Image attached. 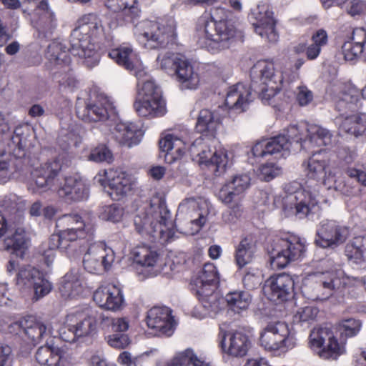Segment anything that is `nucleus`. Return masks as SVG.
Instances as JSON below:
<instances>
[{
    "mask_svg": "<svg viewBox=\"0 0 366 366\" xmlns=\"http://www.w3.org/2000/svg\"><path fill=\"white\" fill-rule=\"evenodd\" d=\"M225 116L223 107L214 112L201 110L196 129L202 135L192 143L191 132L187 129L167 134L159 141V148L165 153L166 163L177 162L188 150L192 159L199 165H206L216 176L224 174L228 163L227 153L215 138V133Z\"/></svg>",
    "mask_w": 366,
    "mask_h": 366,
    "instance_id": "obj_1",
    "label": "nucleus"
},
{
    "mask_svg": "<svg viewBox=\"0 0 366 366\" xmlns=\"http://www.w3.org/2000/svg\"><path fill=\"white\" fill-rule=\"evenodd\" d=\"M330 157L325 150L312 154L302 164L307 178L305 185L298 182H292L283 186L279 196L269 195L266 192L261 193L266 197L265 204L272 200L274 207H282L285 211H295L300 218L313 212L321 201H324L320 193V182L328 189H335L346 193L347 189L340 175L335 168L330 167Z\"/></svg>",
    "mask_w": 366,
    "mask_h": 366,
    "instance_id": "obj_2",
    "label": "nucleus"
},
{
    "mask_svg": "<svg viewBox=\"0 0 366 366\" xmlns=\"http://www.w3.org/2000/svg\"><path fill=\"white\" fill-rule=\"evenodd\" d=\"M77 23L78 26L71 34L69 50L65 43L57 40L53 41L47 46L45 53L46 66L54 74L70 71L71 58L69 51L81 59L86 66L93 67L99 61L96 44L104 38L107 43V46H110L112 37L109 32L105 31L97 14H85Z\"/></svg>",
    "mask_w": 366,
    "mask_h": 366,
    "instance_id": "obj_3",
    "label": "nucleus"
},
{
    "mask_svg": "<svg viewBox=\"0 0 366 366\" xmlns=\"http://www.w3.org/2000/svg\"><path fill=\"white\" fill-rule=\"evenodd\" d=\"M64 157L58 155L35 166L31 170V183L28 190L32 194H41L48 191H56L60 197L67 201L81 202L86 200L89 195L87 181L79 174L66 176L59 182V172L62 168Z\"/></svg>",
    "mask_w": 366,
    "mask_h": 366,
    "instance_id": "obj_4",
    "label": "nucleus"
},
{
    "mask_svg": "<svg viewBox=\"0 0 366 366\" xmlns=\"http://www.w3.org/2000/svg\"><path fill=\"white\" fill-rule=\"evenodd\" d=\"M25 124L16 126L12 133L4 114L0 112V184L17 177L23 164H31V148L28 147L27 132Z\"/></svg>",
    "mask_w": 366,
    "mask_h": 366,
    "instance_id": "obj_5",
    "label": "nucleus"
},
{
    "mask_svg": "<svg viewBox=\"0 0 366 366\" xmlns=\"http://www.w3.org/2000/svg\"><path fill=\"white\" fill-rule=\"evenodd\" d=\"M229 15V11L224 8L214 7L198 19L195 39L200 47L217 54L229 48L236 38L241 37V32L228 19Z\"/></svg>",
    "mask_w": 366,
    "mask_h": 366,
    "instance_id": "obj_6",
    "label": "nucleus"
},
{
    "mask_svg": "<svg viewBox=\"0 0 366 366\" xmlns=\"http://www.w3.org/2000/svg\"><path fill=\"white\" fill-rule=\"evenodd\" d=\"M134 224L137 232L153 243L164 244L176 237L171 213L158 199L138 205Z\"/></svg>",
    "mask_w": 366,
    "mask_h": 366,
    "instance_id": "obj_7",
    "label": "nucleus"
},
{
    "mask_svg": "<svg viewBox=\"0 0 366 366\" xmlns=\"http://www.w3.org/2000/svg\"><path fill=\"white\" fill-rule=\"evenodd\" d=\"M252 86L259 94L264 104H270V100L285 86L298 78L294 71L282 70L279 63L261 60L251 69Z\"/></svg>",
    "mask_w": 366,
    "mask_h": 366,
    "instance_id": "obj_8",
    "label": "nucleus"
},
{
    "mask_svg": "<svg viewBox=\"0 0 366 366\" xmlns=\"http://www.w3.org/2000/svg\"><path fill=\"white\" fill-rule=\"evenodd\" d=\"M134 109L138 116L149 119L162 117L167 113L161 88L148 74L137 79V94Z\"/></svg>",
    "mask_w": 366,
    "mask_h": 366,
    "instance_id": "obj_9",
    "label": "nucleus"
},
{
    "mask_svg": "<svg viewBox=\"0 0 366 366\" xmlns=\"http://www.w3.org/2000/svg\"><path fill=\"white\" fill-rule=\"evenodd\" d=\"M134 35L139 41H146L152 48H166L176 43L175 24L172 19L144 20L134 25Z\"/></svg>",
    "mask_w": 366,
    "mask_h": 366,
    "instance_id": "obj_10",
    "label": "nucleus"
},
{
    "mask_svg": "<svg viewBox=\"0 0 366 366\" xmlns=\"http://www.w3.org/2000/svg\"><path fill=\"white\" fill-rule=\"evenodd\" d=\"M323 264L330 268L324 272L311 275L308 280L315 281L316 283L314 294L309 295V287L307 285L303 288V292L307 294L308 298L312 300H327L340 291L347 283L348 278L340 265L334 264L330 259L323 261Z\"/></svg>",
    "mask_w": 366,
    "mask_h": 366,
    "instance_id": "obj_11",
    "label": "nucleus"
},
{
    "mask_svg": "<svg viewBox=\"0 0 366 366\" xmlns=\"http://www.w3.org/2000/svg\"><path fill=\"white\" fill-rule=\"evenodd\" d=\"M95 318L84 311L69 313L59 335L62 340L71 343H86L97 334Z\"/></svg>",
    "mask_w": 366,
    "mask_h": 366,
    "instance_id": "obj_12",
    "label": "nucleus"
},
{
    "mask_svg": "<svg viewBox=\"0 0 366 366\" xmlns=\"http://www.w3.org/2000/svg\"><path fill=\"white\" fill-rule=\"evenodd\" d=\"M271 266L282 269L290 262L301 259L305 255V240L295 235L275 238L268 246Z\"/></svg>",
    "mask_w": 366,
    "mask_h": 366,
    "instance_id": "obj_13",
    "label": "nucleus"
},
{
    "mask_svg": "<svg viewBox=\"0 0 366 366\" xmlns=\"http://www.w3.org/2000/svg\"><path fill=\"white\" fill-rule=\"evenodd\" d=\"M259 342L265 351L281 355L295 347L296 340L286 322H274L261 331Z\"/></svg>",
    "mask_w": 366,
    "mask_h": 366,
    "instance_id": "obj_14",
    "label": "nucleus"
},
{
    "mask_svg": "<svg viewBox=\"0 0 366 366\" xmlns=\"http://www.w3.org/2000/svg\"><path fill=\"white\" fill-rule=\"evenodd\" d=\"M16 285L19 290L33 301H38L50 293L51 283L37 269L30 265L21 266L16 274Z\"/></svg>",
    "mask_w": 366,
    "mask_h": 366,
    "instance_id": "obj_15",
    "label": "nucleus"
},
{
    "mask_svg": "<svg viewBox=\"0 0 366 366\" xmlns=\"http://www.w3.org/2000/svg\"><path fill=\"white\" fill-rule=\"evenodd\" d=\"M77 117L84 122H103L116 115L115 107L110 99L99 95L94 99H79L76 104Z\"/></svg>",
    "mask_w": 366,
    "mask_h": 366,
    "instance_id": "obj_16",
    "label": "nucleus"
},
{
    "mask_svg": "<svg viewBox=\"0 0 366 366\" xmlns=\"http://www.w3.org/2000/svg\"><path fill=\"white\" fill-rule=\"evenodd\" d=\"M251 179L248 174H237L227 181L217 194L218 199L237 215L242 210V200L245 192L250 186Z\"/></svg>",
    "mask_w": 366,
    "mask_h": 366,
    "instance_id": "obj_17",
    "label": "nucleus"
},
{
    "mask_svg": "<svg viewBox=\"0 0 366 366\" xmlns=\"http://www.w3.org/2000/svg\"><path fill=\"white\" fill-rule=\"evenodd\" d=\"M210 207V202L204 198L199 197L197 199L191 197L183 200L179 205L177 215L190 214L191 217L194 218L188 223L189 228H185L180 232L185 235L197 233L206 223Z\"/></svg>",
    "mask_w": 366,
    "mask_h": 366,
    "instance_id": "obj_18",
    "label": "nucleus"
},
{
    "mask_svg": "<svg viewBox=\"0 0 366 366\" xmlns=\"http://www.w3.org/2000/svg\"><path fill=\"white\" fill-rule=\"evenodd\" d=\"M255 33L269 42H276L278 34L275 29L273 12L266 4H258L249 16Z\"/></svg>",
    "mask_w": 366,
    "mask_h": 366,
    "instance_id": "obj_19",
    "label": "nucleus"
},
{
    "mask_svg": "<svg viewBox=\"0 0 366 366\" xmlns=\"http://www.w3.org/2000/svg\"><path fill=\"white\" fill-rule=\"evenodd\" d=\"M349 229L335 220L324 219L317 229L315 242L323 247H335L342 244L349 236Z\"/></svg>",
    "mask_w": 366,
    "mask_h": 366,
    "instance_id": "obj_20",
    "label": "nucleus"
},
{
    "mask_svg": "<svg viewBox=\"0 0 366 366\" xmlns=\"http://www.w3.org/2000/svg\"><path fill=\"white\" fill-rule=\"evenodd\" d=\"M56 227H62V232H67L72 236L69 237L72 243L77 240L86 239V242L93 240L94 226L86 222L78 214H67L59 218Z\"/></svg>",
    "mask_w": 366,
    "mask_h": 366,
    "instance_id": "obj_21",
    "label": "nucleus"
},
{
    "mask_svg": "<svg viewBox=\"0 0 366 366\" xmlns=\"http://www.w3.org/2000/svg\"><path fill=\"white\" fill-rule=\"evenodd\" d=\"M109 56L117 64L134 74L137 79L144 78L147 72L137 54L128 44L112 49L109 51Z\"/></svg>",
    "mask_w": 366,
    "mask_h": 366,
    "instance_id": "obj_22",
    "label": "nucleus"
},
{
    "mask_svg": "<svg viewBox=\"0 0 366 366\" xmlns=\"http://www.w3.org/2000/svg\"><path fill=\"white\" fill-rule=\"evenodd\" d=\"M254 89L242 83H237L231 86L225 98V107L228 115L232 117L233 114L244 112L252 101V92Z\"/></svg>",
    "mask_w": 366,
    "mask_h": 366,
    "instance_id": "obj_23",
    "label": "nucleus"
},
{
    "mask_svg": "<svg viewBox=\"0 0 366 366\" xmlns=\"http://www.w3.org/2000/svg\"><path fill=\"white\" fill-rule=\"evenodd\" d=\"M147 325L156 335L171 336L175 330L176 322L172 310L167 307H154L147 315Z\"/></svg>",
    "mask_w": 366,
    "mask_h": 366,
    "instance_id": "obj_24",
    "label": "nucleus"
},
{
    "mask_svg": "<svg viewBox=\"0 0 366 366\" xmlns=\"http://www.w3.org/2000/svg\"><path fill=\"white\" fill-rule=\"evenodd\" d=\"M219 337L222 350L234 357L244 356L249 347L250 341L242 330H220Z\"/></svg>",
    "mask_w": 366,
    "mask_h": 366,
    "instance_id": "obj_25",
    "label": "nucleus"
},
{
    "mask_svg": "<svg viewBox=\"0 0 366 366\" xmlns=\"http://www.w3.org/2000/svg\"><path fill=\"white\" fill-rule=\"evenodd\" d=\"M294 281L286 274L270 277L264 283L263 290L268 299L275 302L286 301L292 294Z\"/></svg>",
    "mask_w": 366,
    "mask_h": 366,
    "instance_id": "obj_26",
    "label": "nucleus"
},
{
    "mask_svg": "<svg viewBox=\"0 0 366 366\" xmlns=\"http://www.w3.org/2000/svg\"><path fill=\"white\" fill-rule=\"evenodd\" d=\"M291 142L285 134H280L269 139L257 142L252 148L254 157H265L267 155L279 154L285 158L290 154Z\"/></svg>",
    "mask_w": 366,
    "mask_h": 366,
    "instance_id": "obj_27",
    "label": "nucleus"
},
{
    "mask_svg": "<svg viewBox=\"0 0 366 366\" xmlns=\"http://www.w3.org/2000/svg\"><path fill=\"white\" fill-rule=\"evenodd\" d=\"M93 300L100 307L114 312L121 310L124 304L122 290L114 284L99 287L94 292Z\"/></svg>",
    "mask_w": 366,
    "mask_h": 366,
    "instance_id": "obj_28",
    "label": "nucleus"
},
{
    "mask_svg": "<svg viewBox=\"0 0 366 366\" xmlns=\"http://www.w3.org/2000/svg\"><path fill=\"white\" fill-rule=\"evenodd\" d=\"M136 185V179L122 170H112L109 179V196L114 200H119L129 194Z\"/></svg>",
    "mask_w": 366,
    "mask_h": 366,
    "instance_id": "obj_29",
    "label": "nucleus"
},
{
    "mask_svg": "<svg viewBox=\"0 0 366 366\" xmlns=\"http://www.w3.org/2000/svg\"><path fill=\"white\" fill-rule=\"evenodd\" d=\"M34 4L36 9L31 16L34 26L45 35L51 34L56 26V19L54 13L49 9L46 0H36Z\"/></svg>",
    "mask_w": 366,
    "mask_h": 366,
    "instance_id": "obj_30",
    "label": "nucleus"
},
{
    "mask_svg": "<svg viewBox=\"0 0 366 366\" xmlns=\"http://www.w3.org/2000/svg\"><path fill=\"white\" fill-rule=\"evenodd\" d=\"M23 221L21 215L18 217L17 223L9 224L7 229V236L4 239V248L12 253H16L21 256L24 254L27 247L28 237L24 227L20 224Z\"/></svg>",
    "mask_w": 366,
    "mask_h": 366,
    "instance_id": "obj_31",
    "label": "nucleus"
},
{
    "mask_svg": "<svg viewBox=\"0 0 366 366\" xmlns=\"http://www.w3.org/2000/svg\"><path fill=\"white\" fill-rule=\"evenodd\" d=\"M179 83L181 89L195 90L200 83V76L192 62L185 56L180 60L172 74Z\"/></svg>",
    "mask_w": 366,
    "mask_h": 366,
    "instance_id": "obj_32",
    "label": "nucleus"
},
{
    "mask_svg": "<svg viewBox=\"0 0 366 366\" xmlns=\"http://www.w3.org/2000/svg\"><path fill=\"white\" fill-rule=\"evenodd\" d=\"M340 129L355 137H366V113L340 114L336 118Z\"/></svg>",
    "mask_w": 366,
    "mask_h": 366,
    "instance_id": "obj_33",
    "label": "nucleus"
},
{
    "mask_svg": "<svg viewBox=\"0 0 366 366\" xmlns=\"http://www.w3.org/2000/svg\"><path fill=\"white\" fill-rule=\"evenodd\" d=\"M36 360L40 366H69L67 356L60 348L44 345L36 352Z\"/></svg>",
    "mask_w": 366,
    "mask_h": 366,
    "instance_id": "obj_34",
    "label": "nucleus"
},
{
    "mask_svg": "<svg viewBox=\"0 0 366 366\" xmlns=\"http://www.w3.org/2000/svg\"><path fill=\"white\" fill-rule=\"evenodd\" d=\"M112 134L114 138L122 145L128 147L138 144L141 141V131L132 122H118L116 124Z\"/></svg>",
    "mask_w": 366,
    "mask_h": 366,
    "instance_id": "obj_35",
    "label": "nucleus"
},
{
    "mask_svg": "<svg viewBox=\"0 0 366 366\" xmlns=\"http://www.w3.org/2000/svg\"><path fill=\"white\" fill-rule=\"evenodd\" d=\"M24 334L31 342L36 345L41 340L46 339L52 335V328L49 323L36 320L34 317H24Z\"/></svg>",
    "mask_w": 366,
    "mask_h": 366,
    "instance_id": "obj_36",
    "label": "nucleus"
},
{
    "mask_svg": "<svg viewBox=\"0 0 366 366\" xmlns=\"http://www.w3.org/2000/svg\"><path fill=\"white\" fill-rule=\"evenodd\" d=\"M106 6L111 11L119 13L126 23L134 24L139 18L140 10L137 0H107Z\"/></svg>",
    "mask_w": 366,
    "mask_h": 366,
    "instance_id": "obj_37",
    "label": "nucleus"
},
{
    "mask_svg": "<svg viewBox=\"0 0 366 366\" xmlns=\"http://www.w3.org/2000/svg\"><path fill=\"white\" fill-rule=\"evenodd\" d=\"M345 254L351 264L366 267V236H357L348 242Z\"/></svg>",
    "mask_w": 366,
    "mask_h": 366,
    "instance_id": "obj_38",
    "label": "nucleus"
},
{
    "mask_svg": "<svg viewBox=\"0 0 366 366\" xmlns=\"http://www.w3.org/2000/svg\"><path fill=\"white\" fill-rule=\"evenodd\" d=\"M83 290V280L77 270L71 269L62 277L59 292L64 298H76Z\"/></svg>",
    "mask_w": 366,
    "mask_h": 366,
    "instance_id": "obj_39",
    "label": "nucleus"
},
{
    "mask_svg": "<svg viewBox=\"0 0 366 366\" xmlns=\"http://www.w3.org/2000/svg\"><path fill=\"white\" fill-rule=\"evenodd\" d=\"M219 276L217 267L213 263H206L198 275L192 280L193 290L216 288Z\"/></svg>",
    "mask_w": 366,
    "mask_h": 366,
    "instance_id": "obj_40",
    "label": "nucleus"
},
{
    "mask_svg": "<svg viewBox=\"0 0 366 366\" xmlns=\"http://www.w3.org/2000/svg\"><path fill=\"white\" fill-rule=\"evenodd\" d=\"M216 288L209 287L204 290H194L199 302L204 307L206 315L216 314L221 309L222 298Z\"/></svg>",
    "mask_w": 366,
    "mask_h": 366,
    "instance_id": "obj_41",
    "label": "nucleus"
},
{
    "mask_svg": "<svg viewBox=\"0 0 366 366\" xmlns=\"http://www.w3.org/2000/svg\"><path fill=\"white\" fill-rule=\"evenodd\" d=\"M307 146L309 147L307 149L332 144V134L325 128L317 124H307Z\"/></svg>",
    "mask_w": 366,
    "mask_h": 366,
    "instance_id": "obj_42",
    "label": "nucleus"
},
{
    "mask_svg": "<svg viewBox=\"0 0 366 366\" xmlns=\"http://www.w3.org/2000/svg\"><path fill=\"white\" fill-rule=\"evenodd\" d=\"M169 366H213L205 359L198 357L192 349L177 352L169 360Z\"/></svg>",
    "mask_w": 366,
    "mask_h": 366,
    "instance_id": "obj_43",
    "label": "nucleus"
},
{
    "mask_svg": "<svg viewBox=\"0 0 366 366\" xmlns=\"http://www.w3.org/2000/svg\"><path fill=\"white\" fill-rule=\"evenodd\" d=\"M256 252L255 242L250 237H245L238 244L235 252V261L242 268L250 263Z\"/></svg>",
    "mask_w": 366,
    "mask_h": 366,
    "instance_id": "obj_44",
    "label": "nucleus"
},
{
    "mask_svg": "<svg viewBox=\"0 0 366 366\" xmlns=\"http://www.w3.org/2000/svg\"><path fill=\"white\" fill-rule=\"evenodd\" d=\"M361 92L356 87L352 86L344 92L337 102L336 109L340 114H347V111L353 112L360 105Z\"/></svg>",
    "mask_w": 366,
    "mask_h": 366,
    "instance_id": "obj_45",
    "label": "nucleus"
},
{
    "mask_svg": "<svg viewBox=\"0 0 366 366\" xmlns=\"http://www.w3.org/2000/svg\"><path fill=\"white\" fill-rule=\"evenodd\" d=\"M133 255L134 261L144 267H157L160 260L157 252L146 245L139 246L134 248Z\"/></svg>",
    "mask_w": 366,
    "mask_h": 366,
    "instance_id": "obj_46",
    "label": "nucleus"
},
{
    "mask_svg": "<svg viewBox=\"0 0 366 366\" xmlns=\"http://www.w3.org/2000/svg\"><path fill=\"white\" fill-rule=\"evenodd\" d=\"M184 56L172 52L170 51H162L159 52L156 59V66L168 74L172 75L177 68L180 60Z\"/></svg>",
    "mask_w": 366,
    "mask_h": 366,
    "instance_id": "obj_47",
    "label": "nucleus"
},
{
    "mask_svg": "<svg viewBox=\"0 0 366 366\" xmlns=\"http://www.w3.org/2000/svg\"><path fill=\"white\" fill-rule=\"evenodd\" d=\"M225 300L232 310L239 312L249 307L252 302V295L247 291L234 290L226 295Z\"/></svg>",
    "mask_w": 366,
    "mask_h": 366,
    "instance_id": "obj_48",
    "label": "nucleus"
},
{
    "mask_svg": "<svg viewBox=\"0 0 366 366\" xmlns=\"http://www.w3.org/2000/svg\"><path fill=\"white\" fill-rule=\"evenodd\" d=\"M93 249L96 254L97 259L100 262L104 271H108L115 260V253L114 250L107 247L105 242H92Z\"/></svg>",
    "mask_w": 366,
    "mask_h": 366,
    "instance_id": "obj_49",
    "label": "nucleus"
},
{
    "mask_svg": "<svg viewBox=\"0 0 366 366\" xmlns=\"http://www.w3.org/2000/svg\"><path fill=\"white\" fill-rule=\"evenodd\" d=\"M307 124L300 123L298 124H291L285 131L284 134L287 139L297 144H300V148L307 149Z\"/></svg>",
    "mask_w": 366,
    "mask_h": 366,
    "instance_id": "obj_50",
    "label": "nucleus"
},
{
    "mask_svg": "<svg viewBox=\"0 0 366 366\" xmlns=\"http://www.w3.org/2000/svg\"><path fill=\"white\" fill-rule=\"evenodd\" d=\"M332 331L326 327L314 328L309 337V345L310 348L319 354L324 347L326 340H328L332 335Z\"/></svg>",
    "mask_w": 366,
    "mask_h": 366,
    "instance_id": "obj_51",
    "label": "nucleus"
},
{
    "mask_svg": "<svg viewBox=\"0 0 366 366\" xmlns=\"http://www.w3.org/2000/svg\"><path fill=\"white\" fill-rule=\"evenodd\" d=\"M327 340L328 343L320 350L319 355L325 359L336 360L345 352V346L342 343H339L332 334Z\"/></svg>",
    "mask_w": 366,
    "mask_h": 366,
    "instance_id": "obj_52",
    "label": "nucleus"
},
{
    "mask_svg": "<svg viewBox=\"0 0 366 366\" xmlns=\"http://www.w3.org/2000/svg\"><path fill=\"white\" fill-rule=\"evenodd\" d=\"M86 243L89 244V247L83 259V265L85 270L92 274H100L104 272L100 262L97 259L91 242Z\"/></svg>",
    "mask_w": 366,
    "mask_h": 366,
    "instance_id": "obj_53",
    "label": "nucleus"
},
{
    "mask_svg": "<svg viewBox=\"0 0 366 366\" xmlns=\"http://www.w3.org/2000/svg\"><path fill=\"white\" fill-rule=\"evenodd\" d=\"M72 236L67 232L60 230L58 234H52L49 241V250L54 251L56 249L61 252H67L73 244L69 237Z\"/></svg>",
    "mask_w": 366,
    "mask_h": 366,
    "instance_id": "obj_54",
    "label": "nucleus"
},
{
    "mask_svg": "<svg viewBox=\"0 0 366 366\" xmlns=\"http://www.w3.org/2000/svg\"><path fill=\"white\" fill-rule=\"evenodd\" d=\"M124 214L123 208L118 204L103 206L99 212V217L112 222H119Z\"/></svg>",
    "mask_w": 366,
    "mask_h": 366,
    "instance_id": "obj_55",
    "label": "nucleus"
},
{
    "mask_svg": "<svg viewBox=\"0 0 366 366\" xmlns=\"http://www.w3.org/2000/svg\"><path fill=\"white\" fill-rule=\"evenodd\" d=\"M318 312V309L313 306L300 307L294 315V322L300 324H310L315 320Z\"/></svg>",
    "mask_w": 366,
    "mask_h": 366,
    "instance_id": "obj_56",
    "label": "nucleus"
},
{
    "mask_svg": "<svg viewBox=\"0 0 366 366\" xmlns=\"http://www.w3.org/2000/svg\"><path fill=\"white\" fill-rule=\"evenodd\" d=\"M88 160L97 163L104 162L110 163L113 160V154L107 147L102 144L91 151Z\"/></svg>",
    "mask_w": 366,
    "mask_h": 366,
    "instance_id": "obj_57",
    "label": "nucleus"
},
{
    "mask_svg": "<svg viewBox=\"0 0 366 366\" xmlns=\"http://www.w3.org/2000/svg\"><path fill=\"white\" fill-rule=\"evenodd\" d=\"M148 354L144 353L138 356L133 357L127 351L121 352L118 357V362L123 366H144V363Z\"/></svg>",
    "mask_w": 366,
    "mask_h": 366,
    "instance_id": "obj_58",
    "label": "nucleus"
},
{
    "mask_svg": "<svg viewBox=\"0 0 366 366\" xmlns=\"http://www.w3.org/2000/svg\"><path fill=\"white\" fill-rule=\"evenodd\" d=\"M361 326L362 323L359 320L349 318L340 322V330L346 337H353L360 332Z\"/></svg>",
    "mask_w": 366,
    "mask_h": 366,
    "instance_id": "obj_59",
    "label": "nucleus"
},
{
    "mask_svg": "<svg viewBox=\"0 0 366 366\" xmlns=\"http://www.w3.org/2000/svg\"><path fill=\"white\" fill-rule=\"evenodd\" d=\"M281 173V169L274 163H267L259 167L258 176L265 182H269Z\"/></svg>",
    "mask_w": 366,
    "mask_h": 366,
    "instance_id": "obj_60",
    "label": "nucleus"
},
{
    "mask_svg": "<svg viewBox=\"0 0 366 366\" xmlns=\"http://www.w3.org/2000/svg\"><path fill=\"white\" fill-rule=\"evenodd\" d=\"M362 46L355 45L349 41L344 43L342 46V54L344 59L347 61H352L356 60L362 53Z\"/></svg>",
    "mask_w": 366,
    "mask_h": 366,
    "instance_id": "obj_61",
    "label": "nucleus"
},
{
    "mask_svg": "<svg viewBox=\"0 0 366 366\" xmlns=\"http://www.w3.org/2000/svg\"><path fill=\"white\" fill-rule=\"evenodd\" d=\"M109 346L116 349H124L131 343V340L127 334L114 333L107 337Z\"/></svg>",
    "mask_w": 366,
    "mask_h": 366,
    "instance_id": "obj_62",
    "label": "nucleus"
},
{
    "mask_svg": "<svg viewBox=\"0 0 366 366\" xmlns=\"http://www.w3.org/2000/svg\"><path fill=\"white\" fill-rule=\"evenodd\" d=\"M104 322H107L111 327L112 332L116 333H124L129 327V322L126 317L103 319Z\"/></svg>",
    "mask_w": 366,
    "mask_h": 366,
    "instance_id": "obj_63",
    "label": "nucleus"
},
{
    "mask_svg": "<svg viewBox=\"0 0 366 366\" xmlns=\"http://www.w3.org/2000/svg\"><path fill=\"white\" fill-rule=\"evenodd\" d=\"M296 99L300 106H307L313 100V93L306 86L300 85L297 87Z\"/></svg>",
    "mask_w": 366,
    "mask_h": 366,
    "instance_id": "obj_64",
    "label": "nucleus"
}]
</instances>
